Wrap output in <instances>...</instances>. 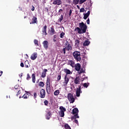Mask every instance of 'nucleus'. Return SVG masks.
I'll return each mask as SVG.
<instances>
[{
    "label": "nucleus",
    "mask_w": 129,
    "mask_h": 129,
    "mask_svg": "<svg viewBox=\"0 0 129 129\" xmlns=\"http://www.w3.org/2000/svg\"><path fill=\"white\" fill-rule=\"evenodd\" d=\"M86 30H87V26L82 22L79 23V27L76 28L75 31H77L78 34H84L86 33Z\"/></svg>",
    "instance_id": "nucleus-1"
},
{
    "label": "nucleus",
    "mask_w": 129,
    "mask_h": 129,
    "mask_svg": "<svg viewBox=\"0 0 129 129\" xmlns=\"http://www.w3.org/2000/svg\"><path fill=\"white\" fill-rule=\"evenodd\" d=\"M73 55L77 62H81V53L80 52L77 51H74Z\"/></svg>",
    "instance_id": "nucleus-2"
},
{
    "label": "nucleus",
    "mask_w": 129,
    "mask_h": 129,
    "mask_svg": "<svg viewBox=\"0 0 129 129\" xmlns=\"http://www.w3.org/2000/svg\"><path fill=\"white\" fill-rule=\"evenodd\" d=\"M68 99L69 100L70 103H74V102L75 101L74 96L70 93L68 94Z\"/></svg>",
    "instance_id": "nucleus-3"
},
{
    "label": "nucleus",
    "mask_w": 129,
    "mask_h": 129,
    "mask_svg": "<svg viewBox=\"0 0 129 129\" xmlns=\"http://www.w3.org/2000/svg\"><path fill=\"white\" fill-rule=\"evenodd\" d=\"M60 112L59 115L61 117H63L64 115H65L64 111H66V108L62 106L59 107Z\"/></svg>",
    "instance_id": "nucleus-4"
},
{
    "label": "nucleus",
    "mask_w": 129,
    "mask_h": 129,
    "mask_svg": "<svg viewBox=\"0 0 129 129\" xmlns=\"http://www.w3.org/2000/svg\"><path fill=\"white\" fill-rule=\"evenodd\" d=\"M65 48H66L67 51H71L72 50V46L70 45V43L68 41H67L64 44Z\"/></svg>",
    "instance_id": "nucleus-5"
},
{
    "label": "nucleus",
    "mask_w": 129,
    "mask_h": 129,
    "mask_svg": "<svg viewBox=\"0 0 129 129\" xmlns=\"http://www.w3.org/2000/svg\"><path fill=\"white\" fill-rule=\"evenodd\" d=\"M79 88H77L76 90V96L77 97H79L80 96V93H82V91H81V86L79 85Z\"/></svg>",
    "instance_id": "nucleus-6"
},
{
    "label": "nucleus",
    "mask_w": 129,
    "mask_h": 129,
    "mask_svg": "<svg viewBox=\"0 0 129 129\" xmlns=\"http://www.w3.org/2000/svg\"><path fill=\"white\" fill-rule=\"evenodd\" d=\"M40 94L39 97H40V98H45L46 96V91L45 90L42 89L40 91Z\"/></svg>",
    "instance_id": "nucleus-7"
},
{
    "label": "nucleus",
    "mask_w": 129,
    "mask_h": 129,
    "mask_svg": "<svg viewBox=\"0 0 129 129\" xmlns=\"http://www.w3.org/2000/svg\"><path fill=\"white\" fill-rule=\"evenodd\" d=\"M38 19L37 17L33 16L32 19V22H30V25L34 24H38Z\"/></svg>",
    "instance_id": "nucleus-8"
},
{
    "label": "nucleus",
    "mask_w": 129,
    "mask_h": 129,
    "mask_svg": "<svg viewBox=\"0 0 129 129\" xmlns=\"http://www.w3.org/2000/svg\"><path fill=\"white\" fill-rule=\"evenodd\" d=\"M68 76L65 75L64 76V81L63 82L64 85H67L69 82V78H68Z\"/></svg>",
    "instance_id": "nucleus-9"
},
{
    "label": "nucleus",
    "mask_w": 129,
    "mask_h": 129,
    "mask_svg": "<svg viewBox=\"0 0 129 129\" xmlns=\"http://www.w3.org/2000/svg\"><path fill=\"white\" fill-rule=\"evenodd\" d=\"M75 67L76 71H80V69H81V65H80V63H78L76 64Z\"/></svg>",
    "instance_id": "nucleus-10"
},
{
    "label": "nucleus",
    "mask_w": 129,
    "mask_h": 129,
    "mask_svg": "<svg viewBox=\"0 0 129 129\" xmlns=\"http://www.w3.org/2000/svg\"><path fill=\"white\" fill-rule=\"evenodd\" d=\"M43 45L45 49H48V47H49V42H48V41L47 40H44L43 42Z\"/></svg>",
    "instance_id": "nucleus-11"
},
{
    "label": "nucleus",
    "mask_w": 129,
    "mask_h": 129,
    "mask_svg": "<svg viewBox=\"0 0 129 129\" xmlns=\"http://www.w3.org/2000/svg\"><path fill=\"white\" fill-rule=\"evenodd\" d=\"M62 4V1L61 0H53V5H57V6H60Z\"/></svg>",
    "instance_id": "nucleus-12"
},
{
    "label": "nucleus",
    "mask_w": 129,
    "mask_h": 129,
    "mask_svg": "<svg viewBox=\"0 0 129 129\" xmlns=\"http://www.w3.org/2000/svg\"><path fill=\"white\" fill-rule=\"evenodd\" d=\"M46 92L47 94L51 93V85H46Z\"/></svg>",
    "instance_id": "nucleus-13"
},
{
    "label": "nucleus",
    "mask_w": 129,
    "mask_h": 129,
    "mask_svg": "<svg viewBox=\"0 0 129 129\" xmlns=\"http://www.w3.org/2000/svg\"><path fill=\"white\" fill-rule=\"evenodd\" d=\"M74 83L75 84H80V77H77L74 81Z\"/></svg>",
    "instance_id": "nucleus-14"
},
{
    "label": "nucleus",
    "mask_w": 129,
    "mask_h": 129,
    "mask_svg": "<svg viewBox=\"0 0 129 129\" xmlns=\"http://www.w3.org/2000/svg\"><path fill=\"white\" fill-rule=\"evenodd\" d=\"M63 72H64V73H66V75H67V76H68V75L72 74L71 71H70V70H68L67 69H63Z\"/></svg>",
    "instance_id": "nucleus-15"
},
{
    "label": "nucleus",
    "mask_w": 129,
    "mask_h": 129,
    "mask_svg": "<svg viewBox=\"0 0 129 129\" xmlns=\"http://www.w3.org/2000/svg\"><path fill=\"white\" fill-rule=\"evenodd\" d=\"M51 116H52V113L50 111H48L47 114H46V119H50L51 118Z\"/></svg>",
    "instance_id": "nucleus-16"
},
{
    "label": "nucleus",
    "mask_w": 129,
    "mask_h": 129,
    "mask_svg": "<svg viewBox=\"0 0 129 129\" xmlns=\"http://www.w3.org/2000/svg\"><path fill=\"white\" fill-rule=\"evenodd\" d=\"M50 35H54L55 33V29H54V26H52V27L50 28V30L49 31Z\"/></svg>",
    "instance_id": "nucleus-17"
},
{
    "label": "nucleus",
    "mask_w": 129,
    "mask_h": 129,
    "mask_svg": "<svg viewBox=\"0 0 129 129\" xmlns=\"http://www.w3.org/2000/svg\"><path fill=\"white\" fill-rule=\"evenodd\" d=\"M37 59V52H34L31 56V60H36Z\"/></svg>",
    "instance_id": "nucleus-18"
},
{
    "label": "nucleus",
    "mask_w": 129,
    "mask_h": 129,
    "mask_svg": "<svg viewBox=\"0 0 129 129\" xmlns=\"http://www.w3.org/2000/svg\"><path fill=\"white\" fill-rule=\"evenodd\" d=\"M42 33H43V34H45V36H46V35H47V25H45L43 27V28L42 29Z\"/></svg>",
    "instance_id": "nucleus-19"
},
{
    "label": "nucleus",
    "mask_w": 129,
    "mask_h": 129,
    "mask_svg": "<svg viewBox=\"0 0 129 129\" xmlns=\"http://www.w3.org/2000/svg\"><path fill=\"white\" fill-rule=\"evenodd\" d=\"M79 110H78V108H75L73 110V114H78Z\"/></svg>",
    "instance_id": "nucleus-20"
},
{
    "label": "nucleus",
    "mask_w": 129,
    "mask_h": 129,
    "mask_svg": "<svg viewBox=\"0 0 129 129\" xmlns=\"http://www.w3.org/2000/svg\"><path fill=\"white\" fill-rule=\"evenodd\" d=\"M48 70L47 69H44V72L42 73L41 77L42 78H45L46 77V74Z\"/></svg>",
    "instance_id": "nucleus-21"
},
{
    "label": "nucleus",
    "mask_w": 129,
    "mask_h": 129,
    "mask_svg": "<svg viewBox=\"0 0 129 129\" xmlns=\"http://www.w3.org/2000/svg\"><path fill=\"white\" fill-rule=\"evenodd\" d=\"M32 82H33V83H35L36 82V75H35V74H32Z\"/></svg>",
    "instance_id": "nucleus-22"
},
{
    "label": "nucleus",
    "mask_w": 129,
    "mask_h": 129,
    "mask_svg": "<svg viewBox=\"0 0 129 129\" xmlns=\"http://www.w3.org/2000/svg\"><path fill=\"white\" fill-rule=\"evenodd\" d=\"M89 44H90V41H89V40H85L84 42L83 45L84 46H88V45H89Z\"/></svg>",
    "instance_id": "nucleus-23"
},
{
    "label": "nucleus",
    "mask_w": 129,
    "mask_h": 129,
    "mask_svg": "<svg viewBox=\"0 0 129 129\" xmlns=\"http://www.w3.org/2000/svg\"><path fill=\"white\" fill-rule=\"evenodd\" d=\"M69 64L72 67H74V65L75 64V62H74L73 60H70L69 61Z\"/></svg>",
    "instance_id": "nucleus-24"
},
{
    "label": "nucleus",
    "mask_w": 129,
    "mask_h": 129,
    "mask_svg": "<svg viewBox=\"0 0 129 129\" xmlns=\"http://www.w3.org/2000/svg\"><path fill=\"white\" fill-rule=\"evenodd\" d=\"M24 98V99H27V98H29V96H27V94H25L22 97L20 96L19 97V98Z\"/></svg>",
    "instance_id": "nucleus-25"
},
{
    "label": "nucleus",
    "mask_w": 129,
    "mask_h": 129,
    "mask_svg": "<svg viewBox=\"0 0 129 129\" xmlns=\"http://www.w3.org/2000/svg\"><path fill=\"white\" fill-rule=\"evenodd\" d=\"M59 93H60V91H59V90H56L54 92V95H55V96H57L59 95Z\"/></svg>",
    "instance_id": "nucleus-26"
},
{
    "label": "nucleus",
    "mask_w": 129,
    "mask_h": 129,
    "mask_svg": "<svg viewBox=\"0 0 129 129\" xmlns=\"http://www.w3.org/2000/svg\"><path fill=\"white\" fill-rule=\"evenodd\" d=\"M38 85L40 87H44V86L45 85V84H44V82H40L38 84Z\"/></svg>",
    "instance_id": "nucleus-27"
},
{
    "label": "nucleus",
    "mask_w": 129,
    "mask_h": 129,
    "mask_svg": "<svg viewBox=\"0 0 129 129\" xmlns=\"http://www.w3.org/2000/svg\"><path fill=\"white\" fill-rule=\"evenodd\" d=\"M79 44H80V41L79 40H76L75 41V45L78 47L79 46Z\"/></svg>",
    "instance_id": "nucleus-28"
},
{
    "label": "nucleus",
    "mask_w": 129,
    "mask_h": 129,
    "mask_svg": "<svg viewBox=\"0 0 129 129\" xmlns=\"http://www.w3.org/2000/svg\"><path fill=\"white\" fill-rule=\"evenodd\" d=\"M79 0H73L74 5H78L79 4Z\"/></svg>",
    "instance_id": "nucleus-29"
},
{
    "label": "nucleus",
    "mask_w": 129,
    "mask_h": 129,
    "mask_svg": "<svg viewBox=\"0 0 129 129\" xmlns=\"http://www.w3.org/2000/svg\"><path fill=\"white\" fill-rule=\"evenodd\" d=\"M63 15H60V17L58 19V22H59V23H61V22H62V21L63 20Z\"/></svg>",
    "instance_id": "nucleus-30"
},
{
    "label": "nucleus",
    "mask_w": 129,
    "mask_h": 129,
    "mask_svg": "<svg viewBox=\"0 0 129 129\" xmlns=\"http://www.w3.org/2000/svg\"><path fill=\"white\" fill-rule=\"evenodd\" d=\"M64 36H65V33L62 32L60 34V38H61V39H63V38H64Z\"/></svg>",
    "instance_id": "nucleus-31"
},
{
    "label": "nucleus",
    "mask_w": 129,
    "mask_h": 129,
    "mask_svg": "<svg viewBox=\"0 0 129 129\" xmlns=\"http://www.w3.org/2000/svg\"><path fill=\"white\" fill-rule=\"evenodd\" d=\"M50 81H51V79H50V78H47L46 85H50Z\"/></svg>",
    "instance_id": "nucleus-32"
},
{
    "label": "nucleus",
    "mask_w": 129,
    "mask_h": 129,
    "mask_svg": "<svg viewBox=\"0 0 129 129\" xmlns=\"http://www.w3.org/2000/svg\"><path fill=\"white\" fill-rule=\"evenodd\" d=\"M64 128L66 129H71V127H70V126H69L68 124H66L64 125Z\"/></svg>",
    "instance_id": "nucleus-33"
},
{
    "label": "nucleus",
    "mask_w": 129,
    "mask_h": 129,
    "mask_svg": "<svg viewBox=\"0 0 129 129\" xmlns=\"http://www.w3.org/2000/svg\"><path fill=\"white\" fill-rule=\"evenodd\" d=\"M73 118V119H76V118H79V116H78V114H75Z\"/></svg>",
    "instance_id": "nucleus-34"
},
{
    "label": "nucleus",
    "mask_w": 129,
    "mask_h": 129,
    "mask_svg": "<svg viewBox=\"0 0 129 129\" xmlns=\"http://www.w3.org/2000/svg\"><path fill=\"white\" fill-rule=\"evenodd\" d=\"M34 43L35 45H37V46H39V41H38V40L35 39L34 40Z\"/></svg>",
    "instance_id": "nucleus-35"
},
{
    "label": "nucleus",
    "mask_w": 129,
    "mask_h": 129,
    "mask_svg": "<svg viewBox=\"0 0 129 129\" xmlns=\"http://www.w3.org/2000/svg\"><path fill=\"white\" fill-rule=\"evenodd\" d=\"M88 17H89V16L86 13L84 14V20H86V19H87L88 18Z\"/></svg>",
    "instance_id": "nucleus-36"
},
{
    "label": "nucleus",
    "mask_w": 129,
    "mask_h": 129,
    "mask_svg": "<svg viewBox=\"0 0 129 129\" xmlns=\"http://www.w3.org/2000/svg\"><path fill=\"white\" fill-rule=\"evenodd\" d=\"M86 1H87V0H80L79 4L82 5V4H83V3H85V2H86Z\"/></svg>",
    "instance_id": "nucleus-37"
},
{
    "label": "nucleus",
    "mask_w": 129,
    "mask_h": 129,
    "mask_svg": "<svg viewBox=\"0 0 129 129\" xmlns=\"http://www.w3.org/2000/svg\"><path fill=\"white\" fill-rule=\"evenodd\" d=\"M60 80H61V74L59 75H58L57 77V81H60Z\"/></svg>",
    "instance_id": "nucleus-38"
},
{
    "label": "nucleus",
    "mask_w": 129,
    "mask_h": 129,
    "mask_svg": "<svg viewBox=\"0 0 129 129\" xmlns=\"http://www.w3.org/2000/svg\"><path fill=\"white\" fill-rule=\"evenodd\" d=\"M84 72H85V71L84 70V69H81L79 74H81V73H84Z\"/></svg>",
    "instance_id": "nucleus-39"
},
{
    "label": "nucleus",
    "mask_w": 129,
    "mask_h": 129,
    "mask_svg": "<svg viewBox=\"0 0 129 129\" xmlns=\"http://www.w3.org/2000/svg\"><path fill=\"white\" fill-rule=\"evenodd\" d=\"M28 62H29V61H26L25 62V67L26 68H29V65L27 64V63H28Z\"/></svg>",
    "instance_id": "nucleus-40"
},
{
    "label": "nucleus",
    "mask_w": 129,
    "mask_h": 129,
    "mask_svg": "<svg viewBox=\"0 0 129 129\" xmlns=\"http://www.w3.org/2000/svg\"><path fill=\"white\" fill-rule=\"evenodd\" d=\"M84 11H85L84 8H82L80 10V13H84Z\"/></svg>",
    "instance_id": "nucleus-41"
},
{
    "label": "nucleus",
    "mask_w": 129,
    "mask_h": 129,
    "mask_svg": "<svg viewBox=\"0 0 129 129\" xmlns=\"http://www.w3.org/2000/svg\"><path fill=\"white\" fill-rule=\"evenodd\" d=\"M62 52L63 54H66V48L65 47L62 49Z\"/></svg>",
    "instance_id": "nucleus-42"
},
{
    "label": "nucleus",
    "mask_w": 129,
    "mask_h": 129,
    "mask_svg": "<svg viewBox=\"0 0 129 129\" xmlns=\"http://www.w3.org/2000/svg\"><path fill=\"white\" fill-rule=\"evenodd\" d=\"M83 86L85 88H87V87H88V85L87 84V83H85L83 84Z\"/></svg>",
    "instance_id": "nucleus-43"
},
{
    "label": "nucleus",
    "mask_w": 129,
    "mask_h": 129,
    "mask_svg": "<svg viewBox=\"0 0 129 129\" xmlns=\"http://www.w3.org/2000/svg\"><path fill=\"white\" fill-rule=\"evenodd\" d=\"M44 103L45 105L47 106V105H48V103H49V102L47 100H45L44 101Z\"/></svg>",
    "instance_id": "nucleus-44"
},
{
    "label": "nucleus",
    "mask_w": 129,
    "mask_h": 129,
    "mask_svg": "<svg viewBox=\"0 0 129 129\" xmlns=\"http://www.w3.org/2000/svg\"><path fill=\"white\" fill-rule=\"evenodd\" d=\"M31 78V77L30 76V74H27V80H29V79Z\"/></svg>",
    "instance_id": "nucleus-45"
},
{
    "label": "nucleus",
    "mask_w": 129,
    "mask_h": 129,
    "mask_svg": "<svg viewBox=\"0 0 129 129\" xmlns=\"http://www.w3.org/2000/svg\"><path fill=\"white\" fill-rule=\"evenodd\" d=\"M26 94H26V95L27 96H30V95H31V93H30L29 92H26Z\"/></svg>",
    "instance_id": "nucleus-46"
},
{
    "label": "nucleus",
    "mask_w": 129,
    "mask_h": 129,
    "mask_svg": "<svg viewBox=\"0 0 129 129\" xmlns=\"http://www.w3.org/2000/svg\"><path fill=\"white\" fill-rule=\"evenodd\" d=\"M74 122H75V123H76L77 124H79V123H78V120L75 119V121Z\"/></svg>",
    "instance_id": "nucleus-47"
},
{
    "label": "nucleus",
    "mask_w": 129,
    "mask_h": 129,
    "mask_svg": "<svg viewBox=\"0 0 129 129\" xmlns=\"http://www.w3.org/2000/svg\"><path fill=\"white\" fill-rule=\"evenodd\" d=\"M86 22L88 25H89L90 24V20H89V18H88V19L87 20Z\"/></svg>",
    "instance_id": "nucleus-48"
},
{
    "label": "nucleus",
    "mask_w": 129,
    "mask_h": 129,
    "mask_svg": "<svg viewBox=\"0 0 129 129\" xmlns=\"http://www.w3.org/2000/svg\"><path fill=\"white\" fill-rule=\"evenodd\" d=\"M33 95L35 99L37 98V93H34Z\"/></svg>",
    "instance_id": "nucleus-49"
},
{
    "label": "nucleus",
    "mask_w": 129,
    "mask_h": 129,
    "mask_svg": "<svg viewBox=\"0 0 129 129\" xmlns=\"http://www.w3.org/2000/svg\"><path fill=\"white\" fill-rule=\"evenodd\" d=\"M31 11H32V12H34V11H35V7H34V6H32V9H31Z\"/></svg>",
    "instance_id": "nucleus-50"
},
{
    "label": "nucleus",
    "mask_w": 129,
    "mask_h": 129,
    "mask_svg": "<svg viewBox=\"0 0 129 129\" xmlns=\"http://www.w3.org/2000/svg\"><path fill=\"white\" fill-rule=\"evenodd\" d=\"M71 14H72V10H70L69 17H71Z\"/></svg>",
    "instance_id": "nucleus-51"
},
{
    "label": "nucleus",
    "mask_w": 129,
    "mask_h": 129,
    "mask_svg": "<svg viewBox=\"0 0 129 129\" xmlns=\"http://www.w3.org/2000/svg\"><path fill=\"white\" fill-rule=\"evenodd\" d=\"M20 92H21V90H19L18 91V92H17V96H18V95H20V93H20Z\"/></svg>",
    "instance_id": "nucleus-52"
},
{
    "label": "nucleus",
    "mask_w": 129,
    "mask_h": 129,
    "mask_svg": "<svg viewBox=\"0 0 129 129\" xmlns=\"http://www.w3.org/2000/svg\"><path fill=\"white\" fill-rule=\"evenodd\" d=\"M18 87H19V86L16 85V86L14 87V88H15V89H18V88H19Z\"/></svg>",
    "instance_id": "nucleus-53"
},
{
    "label": "nucleus",
    "mask_w": 129,
    "mask_h": 129,
    "mask_svg": "<svg viewBox=\"0 0 129 129\" xmlns=\"http://www.w3.org/2000/svg\"><path fill=\"white\" fill-rule=\"evenodd\" d=\"M20 66L21 67H24V63L23 62H21V64H20Z\"/></svg>",
    "instance_id": "nucleus-54"
},
{
    "label": "nucleus",
    "mask_w": 129,
    "mask_h": 129,
    "mask_svg": "<svg viewBox=\"0 0 129 129\" xmlns=\"http://www.w3.org/2000/svg\"><path fill=\"white\" fill-rule=\"evenodd\" d=\"M87 15H90V11H88V12L87 13H86Z\"/></svg>",
    "instance_id": "nucleus-55"
},
{
    "label": "nucleus",
    "mask_w": 129,
    "mask_h": 129,
    "mask_svg": "<svg viewBox=\"0 0 129 129\" xmlns=\"http://www.w3.org/2000/svg\"><path fill=\"white\" fill-rule=\"evenodd\" d=\"M62 12H63V10L62 9H59V10L58 11V13H62Z\"/></svg>",
    "instance_id": "nucleus-56"
},
{
    "label": "nucleus",
    "mask_w": 129,
    "mask_h": 129,
    "mask_svg": "<svg viewBox=\"0 0 129 129\" xmlns=\"http://www.w3.org/2000/svg\"><path fill=\"white\" fill-rule=\"evenodd\" d=\"M2 75H3V71H0V77L2 76Z\"/></svg>",
    "instance_id": "nucleus-57"
},
{
    "label": "nucleus",
    "mask_w": 129,
    "mask_h": 129,
    "mask_svg": "<svg viewBox=\"0 0 129 129\" xmlns=\"http://www.w3.org/2000/svg\"><path fill=\"white\" fill-rule=\"evenodd\" d=\"M87 77H85L84 78L82 79V81H84V79H87Z\"/></svg>",
    "instance_id": "nucleus-58"
},
{
    "label": "nucleus",
    "mask_w": 129,
    "mask_h": 129,
    "mask_svg": "<svg viewBox=\"0 0 129 129\" xmlns=\"http://www.w3.org/2000/svg\"><path fill=\"white\" fill-rule=\"evenodd\" d=\"M53 38H54V39H56L57 38V36L54 35Z\"/></svg>",
    "instance_id": "nucleus-59"
},
{
    "label": "nucleus",
    "mask_w": 129,
    "mask_h": 129,
    "mask_svg": "<svg viewBox=\"0 0 129 129\" xmlns=\"http://www.w3.org/2000/svg\"><path fill=\"white\" fill-rule=\"evenodd\" d=\"M77 7L78 8V9L79 10H80V7H79V6L77 5Z\"/></svg>",
    "instance_id": "nucleus-60"
},
{
    "label": "nucleus",
    "mask_w": 129,
    "mask_h": 129,
    "mask_svg": "<svg viewBox=\"0 0 129 129\" xmlns=\"http://www.w3.org/2000/svg\"><path fill=\"white\" fill-rule=\"evenodd\" d=\"M53 42H56V39H53Z\"/></svg>",
    "instance_id": "nucleus-61"
},
{
    "label": "nucleus",
    "mask_w": 129,
    "mask_h": 129,
    "mask_svg": "<svg viewBox=\"0 0 129 129\" xmlns=\"http://www.w3.org/2000/svg\"><path fill=\"white\" fill-rule=\"evenodd\" d=\"M27 18V16L24 17V19H26Z\"/></svg>",
    "instance_id": "nucleus-62"
},
{
    "label": "nucleus",
    "mask_w": 129,
    "mask_h": 129,
    "mask_svg": "<svg viewBox=\"0 0 129 129\" xmlns=\"http://www.w3.org/2000/svg\"><path fill=\"white\" fill-rule=\"evenodd\" d=\"M82 60H83V61H84V60H85V59H83V58H82Z\"/></svg>",
    "instance_id": "nucleus-63"
},
{
    "label": "nucleus",
    "mask_w": 129,
    "mask_h": 129,
    "mask_svg": "<svg viewBox=\"0 0 129 129\" xmlns=\"http://www.w3.org/2000/svg\"><path fill=\"white\" fill-rule=\"evenodd\" d=\"M58 15H59V16H60V13H59V14H58Z\"/></svg>",
    "instance_id": "nucleus-64"
}]
</instances>
